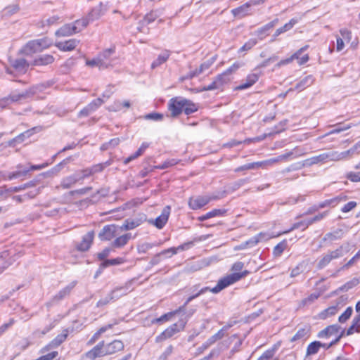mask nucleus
Here are the masks:
<instances>
[{
	"label": "nucleus",
	"instance_id": "nucleus-1",
	"mask_svg": "<svg viewBox=\"0 0 360 360\" xmlns=\"http://www.w3.org/2000/svg\"><path fill=\"white\" fill-rule=\"evenodd\" d=\"M124 348V344L122 340H114L107 344H105V342L103 340L85 353L82 356V360H94L98 357L112 355L122 351Z\"/></svg>",
	"mask_w": 360,
	"mask_h": 360
},
{
	"label": "nucleus",
	"instance_id": "nucleus-2",
	"mask_svg": "<svg viewBox=\"0 0 360 360\" xmlns=\"http://www.w3.org/2000/svg\"><path fill=\"white\" fill-rule=\"evenodd\" d=\"M249 274L248 271H245L240 274H229L221 279H219L217 282V284L214 288H211L210 287H204L200 289L197 293L192 295L188 297V301H192L193 300L198 297L200 295L205 293L207 291L212 292L214 294H217L227 288L231 284L240 281L241 278L245 277Z\"/></svg>",
	"mask_w": 360,
	"mask_h": 360
},
{
	"label": "nucleus",
	"instance_id": "nucleus-3",
	"mask_svg": "<svg viewBox=\"0 0 360 360\" xmlns=\"http://www.w3.org/2000/svg\"><path fill=\"white\" fill-rule=\"evenodd\" d=\"M132 282V281H129L127 283H125L124 285L115 288L112 290L110 291V292L107 296L98 301V302L96 303V307H101L107 305L111 301L118 300L120 297H122V294H117L118 290H124V292L122 293V295H127L129 292L131 291Z\"/></svg>",
	"mask_w": 360,
	"mask_h": 360
},
{
	"label": "nucleus",
	"instance_id": "nucleus-4",
	"mask_svg": "<svg viewBox=\"0 0 360 360\" xmlns=\"http://www.w3.org/2000/svg\"><path fill=\"white\" fill-rule=\"evenodd\" d=\"M186 324V321L180 320L178 323L172 324L163 332L155 338V342L159 343L167 339L171 338L175 334L184 330Z\"/></svg>",
	"mask_w": 360,
	"mask_h": 360
},
{
	"label": "nucleus",
	"instance_id": "nucleus-5",
	"mask_svg": "<svg viewBox=\"0 0 360 360\" xmlns=\"http://www.w3.org/2000/svg\"><path fill=\"white\" fill-rule=\"evenodd\" d=\"M344 255V246L340 245L334 250H329L326 254L323 255L318 262L317 268L322 269L328 266L330 262L334 259H339Z\"/></svg>",
	"mask_w": 360,
	"mask_h": 360
},
{
	"label": "nucleus",
	"instance_id": "nucleus-6",
	"mask_svg": "<svg viewBox=\"0 0 360 360\" xmlns=\"http://www.w3.org/2000/svg\"><path fill=\"white\" fill-rule=\"evenodd\" d=\"M230 78L226 72H223L221 74L217 75L212 83L209 85L203 86L199 91H207L219 89L221 88L224 84L229 82Z\"/></svg>",
	"mask_w": 360,
	"mask_h": 360
},
{
	"label": "nucleus",
	"instance_id": "nucleus-7",
	"mask_svg": "<svg viewBox=\"0 0 360 360\" xmlns=\"http://www.w3.org/2000/svg\"><path fill=\"white\" fill-rule=\"evenodd\" d=\"M183 98L174 97L171 98L168 103V110L172 117H175L184 112Z\"/></svg>",
	"mask_w": 360,
	"mask_h": 360
},
{
	"label": "nucleus",
	"instance_id": "nucleus-8",
	"mask_svg": "<svg viewBox=\"0 0 360 360\" xmlns=\"http://www.w3.org/2000/svg\"><path fill=\"white\" fill-rule=\"evenodd\" d=\"M340 35H336V51L338 52L344 49L345 45V41L348 43L352 39V32L347 29H341L340 30Z\"/></svg>",
	"mask_w": 360,
	"mask_h": 360
},
{
	"label": "nucleus",
	"instance_id": "nucleus-9",
	"mask_svg": "<svg viewBox=\"0 0 360 360\" xmlns=\"http://www.w3.org/2000/svg\"><path fill=\"white\" fill-rule=\"evenodd\" d=\"M77 282L76 281H72L65 288H62L58 293L53 296L51 302L52 304L58 303L61 300L68 297L72 290L76 286Z\"/></svg>",
	"mask_w": 360,
	"mask_h": 360
},
{
	"label": "nucleus",
	"instance_id": "nucleus-10",
	"mask_svg": "<svg viewBox=\"0 0 360 360\" xmlns=\"http://www.w3.org/2000/svg\"><path fill=\"white\" fill-rule=\"evenodd\" d=\"M341 330V326L338 324L328 326L324 329L317 333V338L319 339H329L333 336L338 335Z\"/></svg>",
	"mask_w": 360,
	"mask_h": 360
},
{
	"label": "nucleus",
	"instance_id": "nucleus-11",
	"mask_svg": "<svg viewBox=\"0 0 360 360\" xmlns=\"http://www.w3.org/2000/svg\"><path fill=\"white\" fill-rule=\"evenodd\" d=\"M117 226L115 224H108L103 226L98 233L101 240H110L116 236Z\"/></svg>",
	"mask_w": 360,
	"mask_h": 360
},
{
	"label": "nucleus",
	"instance_id": "nucleus-12",
	"mask_svg": "<svg viewBox=\"0 0 360 360\" xmlns=\"http://www.w3.org/2000/svg\"><path fill=\"white\" fill-rule=\"evenodd\" d=\"M210 200L211 198L207 196L192 197L189 198L188 206L191 210H199L207 205Z\"/></svg>",
	"mask_w": 360,
	"mask_h": 360
},
{
	"label": "nucleus",
	"instance_id": "nucleus-13",
	"mask_svg": "<svg viewBox=\"0 0 360 360\" xmlns=\"http://www.w3.org/2000/svg\"><path fill=\"white\" fill-rule=\"evenodd\" d=\"M311 335V327L305 325L304 327L300 328L294 336L290 339L291 342H304Z\"/></svg>",
	"mask_w": 360,
	"mask_h": 360
},
{
	"label": "nucleus",
	"instance_id": "nucleus-14",
	"mask_svg": "<svg viewBox=\"0 0 360 360\" xmlns=\"http://www.w3.org/2000/svg\"><path fill=\"white\" fill-rule=\"evenodd\" d=\"M170 212H171V207L169 205L165 206L163 208L161 214L155 219V221L153 222V224L158 229H162L168 221V219H169V217L170 214Z\"/></svg>",
	"mask_w": 360,
	"mask_h": 360
},
{
	"label": "nucleus",
	"instance_id": "nucleus-15",
	"mask_svg": "<svg viewBox=\"0 0 360 360\" xmlns=\"http://www.w3.org/2000/svg\"><path fill=\"white\" fill-rule=\"evenodd\" d=\"M94 238V231H89L83 236L82 241L77 245V249L82 252L87 251L93 243Z\"/></svg>",
	"mask_w": 360,
	"mask_h": 360
},
{
	"label": "nucleus",
	"instance_id": "nucleus-16",
	"mask_svg": "<svg viewBox=\"0 0 360 360\" xmlns=\"http://www.w3.org/2000/svg\"><path fill=\"white\" fill-rule=\"evenodd\" d=\"M79 41L76 39H70L63 41H58L55 46L61 51H72L79 44Z\"/></svg>",
	"mask_w": 360,
	"mask_h": 360
},
{
	"label": "nucleus",
	"instance_id": "nucleus-17",
	"mask_svg": "<svg viewBox=\"0 0 360 360\" xmlns=\"http://www.w3.org/2000/svg\"><path fill=\"white\" fill-rule=\"evenodd\" d=\"M347 198V197L346 195L344 193H340L333 198L327 199L320 202L317 208H324L326 207H333L338 205L340 202L345 201Z\"/></svg>",
	"mask_w": 360,
	"mask_h": 360
},
{
	"label": "nucleus",
	"instance_id": "nucleus-18",
	"mask_svg": "<svg viewBox=\"0 0 360 360\" xmlns=\"http://www.w3.org/2000/svg\"><path fill=\"white\" fill-rule=\"evenodd\" d=\"M104 102L105 101L102 98H98L93 100L87 106L79 112V115L87 116L89 113L98 109L103 103H104Z\"/></svg>",
	"mask_w": 360,
	"mask_h": 360
},
{
	"label": "nucleus",
	"instance_id": "nucleus-19",
	"mask_svg": "<svg viewBox=\"0 0 360 360\" xmlns=\"http://www.w3.org/2000/svg\"><path fill=\"white\" fill-rule=\"evenodd\" d=\"M30 65L25 58H17L11 61V67L20 74H25L27 71Z\"/></svg>",
	"mask_w": 360,
	"mask_h": 360
},
{
	"label": "nucleus",
	"instance_id": "nucleus-20",
	"mask_svg": "<svg viewBox=\"0 0 360 360\" xmlns=\"http://www.w3.org/2000/svg\"><path fill=\"white\" fill-rule=\"evenodd\" d=\"M44 176V174H40L39 175H38L36 178H34V179L22 184V185H20L19 186H14V187H11L9 188V191L11 192H18V191H22V190H25L26 188H30V187H34L36 186H37L40 181H41V177Z\"/></svg>",
	"mask_w": 360,
	"mask_h": 360
},
{
	"label": "nucleus",
	"instance_id": "nucleus-21",
	"mask_svg": "<svg viewBox=\"0 0 360 360\" xmlns=\"http://www.w3.org/2000/svg\"><path fill=\"white\" fill-rule=\"evenodd\" d=\"M329 158L328 153H322L304 160L301 167H309L320 162H325Z\"/></svg>",
	"mask_w": 360,
	"mask_h": 360
},
{
	"label": "nucleus",
	"instance_id": "nucleus-22",
	"mask_svg": "<svg viewBox=\"0 0 360 360\" xmlns=\"http://www.w3.org/2000/svg\"><path fill=\"white\" fill-rule=\"evenodd\" d=\"M259 76L257 74L252 73L247 75L245 82L237 86L235 88L236 91H241L248 89L253 86L259 79Z\"/></svg>",
	"mask_w": 360,
	"mask_h": 360
},
{
	"label": "nucleus",
	"instance_id": "nucleus-23",
	"mask_svg": "<svg viewBox=\"0 0 360 360\" xmlns=\"http://www.w3.org/2000/svg\"><path fill=\"white\" fill-rule=\"evenodd\" d=\"M42 51L34 40L28 41L21 49L20 52L25 56H30Z\"/></svg>",
	"mask_w": 360,
	"mask_h": 360
},
{
	"label": "nucleus",
	"instance_id": "nucleus-24",
	"mask_svg": "<svg viewBox=\"0 0 360 360\" xmlns=\"http://www.w3.org/2000/svg\"><path fill=\"white\" fill-rule=\"evenodd\" d=\"M55 60L51 54H44L36 58L31 63L34 66H44L52 64Z\"/></svg>",
	"mask_w": 360,
	"mask_h": 360
},
{
	"label": "nucleus",
	"instance_id": "nucleus-25",
	"mask_svg": "<svg viewBox=\"0 0 360 360\" xmlns=\"http://www.w3.org/2000/svg\"><path fill=\"white\" fill-rule=\"evenodd\" d=\"M252 6L251 2H247L231 11L232 15L237 18H241L249 15V8Z\"/></svg>",
	"mask_w": 360,
	"mask_h": 360
},
{
	"label": "nucleus",
	"instance_id": "nucleus-26",
	"mask_svg": "<svg viewBox=\"0 0 360 360\" xmlns=\"http://www.w3.org/2000/svg\"><path fill=\"white\" fill-rule=\"evenodd\" d=\"M75 27L72 23H68L60 27L56 32V35L59 37H69L75 34Z\"/></svg>",
	"mask_w": 360,
	"mask_h": 360
},
{
	"label": "nucleus",
	"instance_id": "nucleus-27",
	"mask_svg": "<svg viewBox=\"0 0 360 360\" xmlns=\"http://www.w3.org/2000/svg\"><path fill=\"white\" fill-rule=\"evenodd\" d=\"M231 326V325H227L222 327L217 333L207 340L205 346H211L217 340L222 339L226 335V332Z\"/></svg>",
	"mask_w": 360,
	"mask_h": 360
},
{
	"label": "nucleus",
	"instance_id": "nucleus-28",
	"mask_svg": "<svg viewBox=\"0 0 360 360\" xmlns=\"http://www.w3.org/2000/svg\"><path fill=\"white\" fill-rule=\"evenodd\" d=\"M278 22V19L276 18L274 20L268 22L263 27L259 28L256 31L257 36L259 37V39H264L269 34V31L274 27V26Z\"/></svg>",
	"mask_w": 360,
	"mask_h": 360
},
{
	"label": "nucleus",
	"instance_id": "nucleus-29",
	"mask_svg": "<svg viewBox=\"0 0 360 360\" xmlns=\"http://www.w3.org/2000/svg\"><path fill=\"white\" fill-rule=\"evenodd\" d=\"M145 219L141 218L127 219L122 226L121 230H131L140 226Z\"/></svg>",
	"mask_w": 360,
	"mask_h": 360
},
{
	"label": "nucleus",
	"instance_id": "nucleus-30",
	"mask_svg": "<svg viewBox=\"0 0 360 360\" xmlns=\"http://www.w3.org/2000/svg\"><path fill=\"white\" fill-rule=\"evenodd\" d=\"M171 52L169 50H164L160 54L158 55L157 58L151 63V68L155 69L163 63H166L170 57Z\"/></svg>",
	"mask_w": 360,
	"mask_h": 360
},
{
	"label": "nucleus",
	"instance_id": "nucleus-31",
	"mask_svg": "<svg viewBox=\"0 0 360 360\" xmlns=\"http://www.w3.org/2000/svg\"><path fill=\"white\" fill-rule=\"evenodd\" d=\"M309 47V45H305V46L301 47L300 49L296 51L290 57L285 58V59L281 60L276 64V66L280 68L281 66H283V65H288V64L292 63L295 60V58H298V55H301L304 51L308 49Z\"/></svg>",
	"mask_w": 360,
	"mask_h": 360
},
{
	"label": "nucleus",
	"instance_id": "nucleus-32",
	"mask_svg": "<svg viewBox=\"0 0 360 360\" xmlns=\"http://www.w3.org/2000/svg\"><path fill=\"white\" fill-rule=\"evenodd\" d=\"M355 333H360V314H356L353 318L351 326L346 331V335L349 336Z\"/></svg>",
	"mask_w": 360,
	"mask_h": 360
},
{
	"label": "nucleus",
	"instance_id": "nucleus-33",
	"mask_svg": "<svg viewBox=\"0 0 360 360\" xmlns=\"http://www.w3.org/2000/svg\"><path fill=\"white\" fill-rule=\"evenodd\" d=\"M183 102H184V112L186 115H191L192 113H194L197 112L199 109V105L198 103H194L193 101L184 98H183Z\"/></svg>",
	"mask_w": 360,
	"mask_h": 360
},
{
	"label": "nucleus",
	"instance_id": "nucleus-34",
	"mask_svg": "<svg viewBox=\"0 0 360 360\" xmlns=\"http://www.w3.org/2000/svg\"><path fill=\"white\" fill-rule=\"evenodd\" d=\"M298 22V20L296 19V18H292L289 20V22H288L287 23H285L283 26L278 28L273 37H274V39H276L278 36H279L280 34L287 32V31H289Z\"/></svg>",
	"mask_w": 360,
	"mask_h": 360
},
{
	"label": "nucleus",
	"instance_id": "nucleus-35",
	"mask_svg": "<svg viewBox=\"0 0 360 360\" xmlns=\"http://www.w3.org/2000/svg\"><path fill=\"white\" fill-rule=\"evenodd\" d=\"M162 257L165 258H170L172 256L170 255L169 252H166V250L161 251L159 253L155 255L153 258L150 259L147 269L151 268L152 266L158 264L162 259Z\"/></svg>",
	"mask_w": 360,
	"mask_h": 360
},
{
	"label": "nucleus",
	"instance_id": "nucleus-36",
	"mask_svg": "<svg viewBox=\"0 0 360 360\" xmlns=\"http://www.w3.org/2000/svg\"><path fill=\"white\" fill-rule=\"evenodd\" d=\"M226 212L225 209H214L212 211L198 217V221H204L208 219L223 216Z\"/></svg>",
	"mask_w": 360,
	"mask_h": 360
},
{
	"label": "nucleus",
	"instance_id": "nucleus-37",
	"mask_svg": "<svg viewBox=\"0 0 360 360\" xmlns=\"http://www.w3.org/2000/svg\"><path fill=\"white\" fill-rule=\"evenodd\" d=\"M131 238V234L130 233H125L120 237H117L112 243V247L115 248H120L124 247L129 240Z\"/></svg>",
	"mask_w": 360,
	"mask_h": 360
},
{
	"label": "nucleus",
	"instance_id": "nucleus-38",
	"mask_svg": "<svg viewBox=\"0 0 360 360\" xmlns=\"http://www.w3.org/2000/svg\"><path fill=\"white\" fill-rule=\"evenodd\" d=\"M78 181H79V174L75 173L63 179L61 187L63 188H69Z\"/></svg>",
	"mask_w": 360,
	"mask_h": 360
},
{
	"label": "nucleus",
	"instance_id": "nucleus-39",
	"mask_svg": "<svg viewBox=\"0 0 360 360\" xmlns=\"http://www.w3.org/2000/svg\"><path fill=\"white\" fill-rule=\"evenodd\" d=\"M338 311V306H331L328 307L327 309L321 311L318 314V318L321 320H325L328 319V317L333 316L335 314H337Z\"/></svg>",
	"mask_w": 360,
	"mask_h": 360
},
{
	"label": "nucleus",
	"instance_id": "nucleus-40",
	"mask_svg": "<svg viewBox=\"0 0 360 360\" xmlns=\"http://www.w3.org/2000/svg\"><path fill=\"white\" fill-rule=\"evenodd\" d=\"M343 231L342 229H338L333 232L327 233L323 238V241L328 240L330 243H333L335 240L341 239L342 238Z\"/></svg>",
	"mask_w": 360,
	"mask_h": 360
},
{
	"label": "nucleus",
	"instance_id": "nucleus-41",
	"mask_svg": "<svg viewBox=\"0 0 360 360\" xmlns=\"http://www.w3.org/2000/svg\"><path fill=\"white\" fill-rule=\"evenodd\" d=\"M321 342L313 341L308 345L306 350V356H309L316 354L321 349Z\"/></svg>",
	"mask_w": 360,
	"mask_h": 360
},
{
	"label": "nucleus",
	"instance_id": "nucleus-42",
	"mask_svg": "<svg viewBox=\"0 0 360 360\" xmlns=\"http://www.w3.org/2000/svg\"><path fill=\"white\" fill-rule=\"evenodd\" d=\"M212 62L207 61L201 63L199 66V68H196L193 71L190 72L189 73V77L193 78L195 77L198 76L199 75L202 74L205 71L207 70L212 65Z\"/></svg>",
	"mask_w": 360,
	"mask_h": 360
},
{
	"label": "nucleus",
	"instance_id": "nucleus-43",
	"mask_svg": "<svg viewBox=\"0 0 360 360\" xmlns=\"http://www.w3.org/2000/svg\"><path fill=\"white\" fill-rule=\"evenodd\" d=\"M193 245V243L192 241L185 243L184 244H181L179 245L178 247H172L168 249H166V252H169L170 255H174L177 254L178 251H184L186 250L189 249L192 245Z\"/></svg>",
	"mask_w": 360,
	"mask_h": 360
},
{
	"label": "nucleus",
	"instance_id": "nucleus-44",
	"mask_svg": "<svg viewBox=\"0 0 360 360\" xmlns=\"http://www.w3.org/2000/svg\"><path fill=\"white\" fill-rule=\"evenodd\" d=\"M287 248L288 241L286 239H284L274 247L273 250L274 256L276 257H280Z\"/></svg>",
	"mask_w": 360,
	"mask_h": 360
},
{
	"label": "nucleus",
	"instance_id": "nucleus-45",
	"mask_svg": "<svg viewBox=\"0 0 360 360\" xmlns=\"http://www.w3.org/2000/svg\"><path fill=\"white\" fill-rule=\"evenodd\" d=\"M90 21L89 18H82L81 19L77 20L73 22L74 26L75 27V32H79L83 29L87 27Z\"/></svg>",
	"mask_w": 360,
	"mask_h": 360
},
{
	"label": "nucleus",
	"instance_id": "nucleus-46",
	"mask_svg": "<svg viewBox=\"0 0 360 360\" xmlns=\"http://www.w3.org/2000/svg\"><path fill=\"white\" fill-rule=\"evenodd\" d=\"M17 168L18 169V171H15V172L9 174V175H8L9 180H12L13 179H17V178L25 176L30 172V169H26V168L22 169V166L21 165H18L17 166Z\"/></svg>",
	"mask_w": 360,
	"mask_h": 360
},
{
	"label": "nucleus",
	"instance_id": "nucleus-47",
	"mask_svg": "<svg viewBox=\"0 0 360 360\" xmlns=\"http://www.w3.org/2000/svg\"><path fill=\"white\" fill-rule=\"evenodd\" d=\"M124 262H125V259L122 257H117V258L110 259H105L101 263V266L102 268H106L109 266L122 264L124 263Z\"/></svg>",
	"mask_w": 360,
	"mask_h": 360
},
{
	"label": "nucleus",
	"instance_id": "nucleus-48",
	"mask_svg": "<svg viewBox=\"0 0 360 360\" xmlns=\"http://www.w3.org/2000/svg\"><path fill=\"white\" fill-rule=\"evenodd\" d=\"M321 296L320 292H314L309 295L307 297L303 299L301 302L302 306H309L313 304Z\"/></svg>",
	"mask_w": 360,
	"mask_h": 360
},
{
	"label": "nucleus",
	"instance_id": "nucleus-49",
	"mask_svg": "<svg viewBox=\"0 0 360 360\" xmlns=\"http://www.w3.org/2000/svg\"><path fill=\"white\" fill-rule=\"evenodd\" d=\"M353 313V308L348 307L345 311L339 316L338 321L341 323L347 322L351 317Z\"/></svg>",
	"mask_w": 360,
	"mask_h": 360
},
{
	"label": "nucleus",
	"instance_id": "nucleus-50",
	"mask_svg": "<svg viewBox=\"0 0 360 360\" xmlns=\"http://www.w3.org/2000/svg\"><path fill=\"white\" fill-rule=\"evenodd\" d=\"M257 44L256 39H250L246 41L238 50V52H245L251 50Z\"/></svg>",
	"mask_w": 360,
	"mask_h": 360
},
{
	"label": "nucleus",
	"instance_id": "nucleus-51",
	"mask_svg": "<svg viewBox=\"0 0 360 360\" xmlns=\"http://www.w3.org/2000/svg\"><path fill=\"white\" fill-rule=\"evenodd\" d=\"M359 283V281L356 278H354L351 281L347 282L345 283L342 286H341L339 289L341 291H348L349 290L352 289V288L357 285Z\"/></svg>",
	"mask_w": 360,
	"mask_h": 360
},
{
	"label": "nucleus",
	"instance_id": "nucleus-52",
	"mask_svg": "<svg viewBox=\"0 0 360 360\" xmlns=\"http://www.w3.org/2000/svg\"><path fill=\"white\" fill-rule=\"evenodd\" d=\"M120 140L118 138L112 139L110 141L104 143L101 145L100 149L102 151L107 150L111 148H113L119 144Z\"/></svg>",
	"mask_w": 360,
	"mask_h": 360
},
{
	"label": "nucleus",
	"instance_id": "nucleus-53",
	"mask_svg": "<svg viewBox=\"0 0 360 360\" xmlns=\"http://www.w3.org/2000/svg\"><path fill=\"white\" fill-rule=\"evenodd\" d=\"M159 15L155 11H150L148 13H146L143 18V20L147 23L150 24L154 22L158 18Z\"/></svg>",
	"mask_w": 360,
	"mask_h": 360
},
{
	"label": "nucleus",
	"instance_id": "nucleus-54",
	"mask_svg": "<svg viewBox=\"0 0 360 360\" xmlns=\"http://www.w3.org/2000/svg\"><path fill=\"white\" fill-rule=\"evenodd\" d=\"M259 239L257 238L256 236L252 237L245 243H241L240 248L245 249L247 248H252L259 243Z\"/></svg>",
	"mask_w": 360,
	"mask_h": 360
},
{
	"label": "nucleus",
	"instance_id": "nucleus-55",
	"mask_svg": "<svg viewBox=\"0 0 360 360\" xmlns=\"http://www.w3.org/2000/svg\"><path fill=\"white\" fill-rule=\"evenodd\" d=\"M261 165H262V162H259L248 163V164H245L244 165L238 167V168H236L235 169V172H241L243 170L252 169H255V167L261 166Z\"/></svg>",
	"mask_w": 360,
	"mask_h": 360
},
{
	"label": "nucleus",
	"instance_id": "nucleus-56",
	"mask_svg": "<svg viewBox=\"0 0 360 360\" xmlns=\"http://www.w3.org/2000/svg\"><path fill=\"white\" fill-rule=\"evenodd\" d=\"M86 65L91 67V68H94V67L101 68V67L103 66V61L100 58H93L91 60H86Z\"/></svg>",
	"mask_w": 360,
	"mask_h": 360
},
{
	"label": "nucleus",
	"instance_id": "nucleus-57",
	"mask_svg": "<svg viewBox=\"0 0 360 360\" xmlns=\"http://www.w3.org/2000/svg\"><path fill=\"white\" fill-rule=\"evenodd\" d=\"M34 41L37 43L41 51H44V49H46L51 46V42L46 37L34 39Z\"/></svg>",
	"mask_w": 360,
	"mask_h": 360
},
{
	"label": "nucleus",
	"instance_id": "nucleus-58",
	"mask_svg": "<svg viewBox=\"0 0 360 360\" xmlns=\"http://www.w3.org/2000/svg\"><path fill=\"white\" fill-rule=\"evenodd\" d=\"M158 245L156 243H143L138 246L139 253H146L150 249Z\"/></svg>",
	"mask_w": 360,
	"mask_h": 360
},
{
	"label": "nucleus",
	"instance_id": "nucleus-59",
	"mask_svg": "<svg viewBox=\"0 0 360 360\" xmlns=\"http://www.w3.org/2000/svg\"><path fill=\"white\" fill-rule=\"evenodd\" d=\"M177 163H178V160H176V159H170V160H167L165 161L164 162H162V164L156 166V168L159 169H167L170 167H172V166L176 165Z\"/></svg>",
	"mask_w": 360,
	"mask_h": 360
},
{
	"label": "nucleus",
	"instance_id": "nucleus-60",
	"mask_svg": "<svg viewBox=\"0 0 360 360\" xmlns=\"http://www.w3.org/2000/svg\"><path fill=\"white\" fill-rule=\"evenodd\" d=\"M304 224H305V223H304V220H303V221H299V222L294 223V224L292 225V226H291L288 230L285 231H283V232H282V233H278L276 236H280V235H281V234L288 233H289V232H290V231H293V230H295V229H299V228H302V230H305L307 228H304Z\"/></svg>",
	"mask_w": 360,
	"mask_h": 360
},
{
	"label": "nucleus",
	"instance_id": "nucleus-61",
	"mask_svg": "<svg viewBox=\"0 0 360 360\" xmlns=\"http://www.w3.org/2000/svg\"><path fill=\"white\" fill-rule=\"evenodd\" d=\"M164 117L163 114L159 112H151L144 115L146 120H150L154 121H161Z\"/></svg>",
	"mask_w": 360,
	"mask_h": 360
},
{
	"label": "nucleus",
	"instance_id": "nucleus-62",
	"mask_svg": "<svg viewBox=\"0 0 360 360\" xmlns=\"http://www.w3.org/2000/svg\"><path fill=\"white\" fill-rule=\"evenodd\" d=\"M172 316H174V313L172 311H170V312H168V313H166V314L162 315L159 318H157V319L153 320L152 323H162L165 321H167L170 320Z\"/></svg>",
	"mask_w": 360,
	"mask_h": 360
},
{
	"label": "nucleus",
	"instance_id": "nucleus-63",
	"mask_svg": "<svg viewBox=\"0 0 360 360\" xmlns=\"http://www.w3.org/2000/svg\"><path fill=\"white\" fill-rule=\"evenodd\" d=\"M68 336V330L64 329L62 332V333L58 335L55 338L54 340L59 345H60L63 342L65 341Z\"/></svg>",
	"mask_w": 360,
	"mask_h": 360
},
{
	"label": "nucleus",
	"instance_id": "nucleus-64",
	"mask_svg": "<svg viewBox=\"0 0 360 360\" xmlns=\"http://www.w3.org/2000/svg\"><path fill=\"white\" fill-rule=\"evenodd\" d=\"M346 177L347 179L353 182L360 181V172H350L347 174Z\"/></svg>",
	"mask_w": 360,
	"mask_h": 360
}]
</instances>
